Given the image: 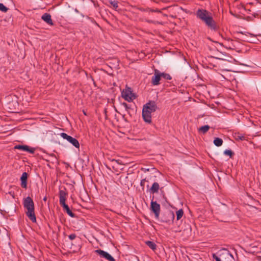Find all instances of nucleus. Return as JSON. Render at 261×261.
<instances>
[{"mask_svg": "<svg viewBox=\"0 0 261 261\" xmlns=\"http://www.w3.org/2000/svg\"><path fill=\"white\" fill-rule=\"evenodd\" d=\"M156 109L157 106L154 101H149L143 106L142 117L145 122L148 123L151 122V113L154 112Z\"/></svg>", "mask_w": 261, "mask_h": 261, "instance_id": "obj_1", "label": "nucleus"}, {"mask_svg": "<svg viewBox=\"0 0 261 261\" xmlns=\"http://www.w3.org/2000/svg\"><path fill=\"white\" fill-rule=\"evenodd\" d=\"M23 206L27 209L25 214L29 219L32 222H36V218L35 214L34 203L33 199L29 196L23 200Z\"/></svg>", "mask_w": 261, "mask_h": 261, "instance_id": "obj_2", "label": "nucleus"}, {"mask_svg": "<svg viewBox=\"0 0 261 261\" xmlns=\"http://www.w3.org/2000/svg\"><path fill=\"white\" fill-rule=\"evenodd\" d=\"M66 195L67 193L63 191L60 190L59 192V202L61 205L63 207V209L65 210L67 214L70 216L71 217L74 218L75 216V215L72 212V211L70 210L69 206L67 204H66L65 201L66 199Z\"/></svg>", "mask_w": 261, "mask_h": 261, "instance_id": "obj_3", "label": "nucleus"}, {"mask_svg": "<svg viewBox=\"0 0 261 261\" xmlns=\"http://www.w3.org/2000/svg\"><path fill=\"white\" fill-rule=\"evenodd\" d=\"M205 24L212 30L216 31L217 29L216 22L214 20L212 14L207 15L201 20Z\"/></svg>", "mask_w": 261, "mask_h": 261, "instance_id": "obj_4", "label": "nucleus"}, {"mask_svg": "<svg viewBox=\"0 0 261 261\" xmlns=\"http://www.w3.org/2000/svg\"><path fill=\"white\" fill-rule=\"evenodd\" d=\"M121 95L122 97L128 102L132 101L136 97L133 93L131 88L128 87H126L125 89L123 90Z\"/></svg>", "mask_w": 261, "mask_h": 261, "instance_id": "obj_5", "label": "nucleus"}, {"mask_svg": "<svg viewBox=\"0 0 261 261\" xmlns=\"http://www.w3.org/2000/svg\"><path fill=\"white\" fill-rule=\"evenodd\" d=\"M60 136L63 139L67 140L69 142H70L75 148H80V143L76 139L73 138L70 136L68 135L67 134H66L65 133H61Z\"/></svg>", "mask_w": 261, "mask_h": 261, "instance_id": "obj_6", "label": "nucleus"}, {"mask_svg": "<svg viewBox=\"0 0 261 261\" xmlns=\"http://www.w3.org/2000/svg\"><path fill=\"white\" fill-rule=\"evenodd\" d=\"M160 205L156 201L152 200L150 203V210L155 215L156 219H159L160 213Z\"/></svg>", "mask_w": 261, "mask_h": 261, "instance_id": "obj_7", "label": "nucleus"}, {"mask_svg": "<svg viewBox=\"0 0 261 261\" xmlns=\"http://www.w3.org/2000/svg\"><path fill=\"white\" fill-rule=\"evenodd\" d=\"M95 253L99 255L100 257L105 258L109 261H115L114 258L109 253L101 249H97L94 251Z\"/></svg>", "mask_w": 261, "mask_h": 261, "instance_id": "obj_8", "label": "nucleus"}, {"mask_svg": "<svg viewBox=\"0 0 261 261\" xmlns=\"http://www.w3.org/2000/svg\"><path fill=\"white\" fill-rule=\"evenodd\" d=\"M211 14L210 12L207 11L205 9H199L196 12V16L197 18L199 19L200 20H202L204 18L207 16Z\"/></svg>", "mask_w": 261, "mask_h": 261, "instance_id": "obj_9", "label": "nucleus"}, {"mask_svg": "<svg viewBox=\"0 0 261 261\" xmlns=\"http://www.w3.org/2000/svg\"><path fill=\"white\" fill-rule=\"evenodd\" d=\"M161 77V72L158 69H155L154 75L151 79L152 84L154 86L159 85L160 84Z\"/></svg>", "mask_w": 261, "mask_h": 261, "instance_id": "obj_10", "label": "nucleus"}, {"mask_svg": "<svg viewBox=\"0 0 261 261\" xmlns=\"http://www.w3.org/2000/svg\"><path fill=\"white\" fill-rule=\"evenodd\" d=\"M220 257H218L215 254H213V257L216 260V261H222V259H224V257L226 258H232L233 256L228 252L225 250L224 253H222L219 255Z\"/></svg>", "mask_w": 261, "mask_h": 261, "instance_id": "obj_11", "label": "nucleus"}, {"mask_svg": "<svg viewBox=\"0 0 261 261\" xmlns=\"http://www.w3.org/2000/svg\"><path fill=\"white\" fill-rule=\"evenodd\" d=\"M14 148L27 151L31 153H34L35 151V149L34 148H30L27 145H17L15 146Z\"/></svg>", "mask_w": 261, "mask_h": 261, "instance_id": "obj_12", "label": "nucleus"}, {"mask_svg": "<svg viewBox=\"0 0 261 261\" xmlns=\"http://www.w3.org/2000/svg\"><path fill=\"white\" fill-rule=\"evenodd\" d=\"M224 43V46L228 49L233 50L235 48L236 45L232 40L230 38L225 39Z\"/></svg>", "mask_w": 261, "mask_h": 261, "instance_id": "obj_13", "label": "nucleus"}, {"mask_svg": "<svg viewBox=\"0 0 261 261\" xmlns=\"http://www.w3.org/2000/svg\"><path fill=\"white\" fill-rule=\"evenodd\" d=\"M42 19L50 25H54V22L51 19V15L49 13H45L41 16Z\"/></svg>", "mask_w": 261, "mask_h": 261, "instance_id": "obj_14", "label": "nucleus"}, {"mask_svg": "<svg viewBox=\"0 0 261 261\" xmlns=\"http://www.w3.org/2000/svg\"><path fill=\"white\" fill-rule=\"evenodd\" d=\"M27 179H28L27 173L23 172L20 177L21 186L23 188L26 189L27 188Z\"/></svg>", "mask_w": 261, "mask_h": 261, "instance_id": "obj_15", "label": "nucleus"}, {"mask_svg": "<svg viewBox=\"0 0 261 261\" xmlns=\"http://www.w3.org/2000/svg\"><path fill=\"white\" fill-rule=\"evenodd\" d=\"M159 188H160V186H159V184L156 182H154L151 187L150 188V192L151 193H157L159 191Z\"/></svg>", "mask_w": 261, "mask_h": 261, "instance_id": "obj_16", "label": "nucleus"}, {"mask_svg": "<svg viewBox=\"0 0 261 261\" xmlns=\"http://www.w3.org/2000/svg\"><path fill=\"white\" fill-rule=\"evenodd\" d=\"M210 127L208 125L202 126L198 128V131L202 134H205L210 129Z\"/></svg>", "mask_w": 261, "mask_h": 261, "instance_id": "obj_17", "label": "nucleus"}, {"mask_svg": "<svg viewBox=\"0 0 261 261\" xmlns=\"http://www.w3.org/2000/svg\"><path fill=\"white\" fill-rule=\"evenodd\" d=\"M145 244L152 250H154L155 249H156V245L154 242L150 241H147L145 242Z\"/></svg>", "mask_w": 261, "mask_h": 261, "instance_id": "obj_18", "label": "nucleus"}, {"mask_svg": "<svg viewBox=\"0 0 261 261\" xmlns=\"http://www.w3.org/2000/svg\"><path fill=\"white\" fill-rule=\"evenodd\" d=\"M223 140L220 138H215L214 140V144L218 147H219L222 145Z\"/></svg>", "mask_w": 261, "mask_h": 261, "instance_id": "obj_19", "label": "nucleus"}, {"mask_svg": "<svg viewBox=\"0 0 261 261\" xmlns=\"http://www.w3.org/2000/svg\"><path fill=\"white\" fill-rule=\"evenodd\" d=\"M108 2L110 4V5L113 7V8L115 10H117V9L118 8V1L109 0L108 1Z\"/></svg>", "mask_w": 261, "mask_h": 261, "instance_id": "obj_20", "label": "nucleus"}, {"mask_svg": "<svg viewBox=\"0 0 261 261\" xmlns=\"http://www.w3.org/2000/svg\"><path fill=\"white\" fill-rule=\"evenodd\" d=\"M177 220H180L184 215V211L182 209H180L176 212Z\"/></svg>", "mask_w": 261, "mask_h": 261, "instance_id": "obj_21", "label": "nucleus"}, {"mask_svg": "<svg viewBox=\"0 0 261 261\" xmlns=\"http://www.w3.org/2000/svg\"><path fill=\"white\" fill-rule=\"evenodd\" d=\"M161 77H163L164 79H166V80H171L172 77L171 76H170V75L168 73H162L161 72Z\"/></svg>", "mask_w": 261, "mask_h": 261, "instance_id": "obj_22", "label": "nucleus"}, {"mask_svg": "<svg viewBox=\"0 0 261 261\" xmlns=\"http://www.w3.org/2000/svg\"><path fill=\"white\" fill-rule=\"evenodd\" d=\"M224 154L229 156L231 158L234 155V152L231 150L226 149L224 151Z\"/></svg>", "mask_w": 261, "mask_h": 261, "instance_id": "obj_23", "label": "nucleus"}, {"mask_svg": "<svg viewBox=\"0 0 261 261\" xmlns=\"http://www.w3.org/2000/svg\"><path fill=\"white\" fill-rule=\"evenodd\" d=\"M235 138L237 140H245V137L243 135L238 134H236Z\"/></svg>", "mask_w": 261, "mask_h": 261, "instance_id": "obj_24", "label": "nucleus"}, {"mask_svg": "<svg viewBox=\"0 0 261 261\" xmlns=\"http://www.w3.org/2000/svg\"><path fill=\"white\" fill-rule=\"evenodd\" d=\"M8 10V8H7L3 4L0 3V11L3 12H7Z\"/></svg>", "mask_w": 261, "mask_h": 261, "instance_id": "obj_25", "label": "nucleus"}, {"mask_svg": "<svg viewBox=\"0 0 261 261\" xmlns=\"http://www.w3.org/2000/svg\"><path fill=\"white\" fill-rule=\"evenodd\" d=\"M121 105L124 107L127 113L129 114V110L130 109V107L129 106L126 102H123Z\"/></svg>", "mask_w": 261, "mask_h": 261, "instance_id": "obj_26", "label": "nucleus"}, {"mask_svg": "<svg viewBox=\"0 0 261 261\" xmlns=\"http://www.w3.org/2000/svg\"><path fill=\"white\" fill-rule=\"evenodd\" d=\"M167 215L168 217H170L172 220H173L174 219L175 216H174L173 212H168L167 213Z\"/></svg>", "mask_w": 261, "mask_h": 261, "instance_id": "obj_27", "label": "nucleus"}, {"mask_svg": "<svg viewBox=\"0 0 261 261\" xmlns=\"http://www.w3.org/2000/svg\"><path fill=\"white\" fill-rule=\"evenodd\" d=\"M76 237V236L75 233H72V234H70L68 237L70 240H73L74 239H75Z\"/></svg>", "mask_w": 261, "mask_h": 261, "instance_id": "obj_28", "label": "nucleus"}, {"mask_svg": "<svg viewBox=\"0 0 261 261\" xmlns=\"http://www.w3.org/2000/svg\"><path fill=\"white\" fill-rule=\"evenodd\" d=\"M145 181H146V179H142L141 180V182H140L141 186L144 187Z\"/></svg>", "mask_w": 261, "mask_h": 261, "instance_id": "obj_29", "label": "nucleus"}, {"mask_svg": "<svg viewBox=\"0 0 261 261\" xmlns=\"http://www.w3.org/2000/svg\"><path fill=\"white\" fill-rule=\"evenodd\" d=\"M111 162L112 163H117V164H121V163H120L119 162V160H115V159H113L111 160Z\"/></svg>", "mask_w": 261, "mask_h": 261, "instance_id": "obj_30", "label": "nucleus"}, {"mask_svg": "<svg viewBox=\"0 0 261 261\" xmlns=\"http://www.w3.org/2000/svg\"><path fill=\"white\" fill-rule=\"evenodd\" d=\"M245 41H247V42H253V41L252 40L248 39L247 38H245Z\"/></svg>", "mask_w": 261, "mask_h": 261, "instance_id": "obj_31", "label": "nucleus"}, {"mask_svg": "<svg viewBox=\"0 0 261 261\" xmlns=\"http://www.w3.org/2000/svg\"><path fill=\"white\" fill-rule=\"evenodd\" d=\"M46 199H47V198H46V197H45L43 198V200H44V201H46Z\"/></svg>", "mask_w": 261, "mask_h": 261, "instance_id": "obj_32", "label": "nucleus"}, {"mask_svg": "<svg viewBox=\"0 0 261 261\" xmlns=\"http://www.w3.org/2000/svg\"><path fill=\"white\" fill-rule=\"evenodd\" d=\"M169 221V220H165V221L166 222H168Z\"/></svg>", "mask_w": 261, "mask_h": 261, "instance_id": "obj_33", "label": "nucleus"}]
</instances>
